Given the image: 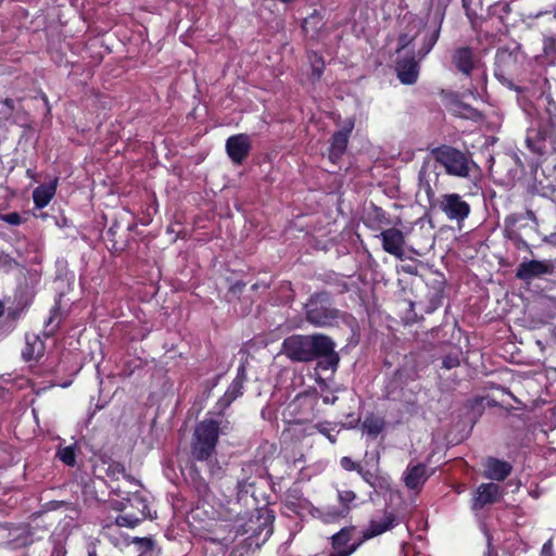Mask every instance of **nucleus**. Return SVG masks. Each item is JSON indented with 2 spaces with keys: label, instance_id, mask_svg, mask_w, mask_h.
<instances>
[{
  "label": "nucleus",
  "instance_id": "nucleus-1",
  "mask_svg": "<svg viewBox=\"0 0 556 556\" xmlns=\"http://www.w3.org/2000/svg\"><path fill=\"white\" fill-rule=\"evenodd\" d=\"M305 319L308 324L318 328H330L344 324L350 331L349 345L358 344L359 327L355 317L333 305L332 294L329 291H316L312 293L304 304Z\"/></svg>",
  "mask_w": 556,
  "mask_h": 556
},
{
  "label": "nucleus",
  "instance_id": "nucleus-2",
  "mask_svg": "<svg viewBox=\"0 0 556 556\" xmlns=\"http://www.w3.org/2000/svg\"><path fill=\"white\" fill-rule=\"evenodd\" d=\"M230 430L229 421L223 416L207 417L198 422L191 442V456L194 460H211L216 453L219 434Z\"/></svg>",
  "mask_w": 556,
  "mask_h": 556
},
{
  "label": "nucleus",
  "instance_id": "nucleus-3",
  "mask_svg": "<svg viewBox=\"0 0 556 556\" xmlns=\"http://www.w3.org/2000/svg\"><path fill=\"white\" fill-rule=\"evenodd\" d=\"M430 154L448 176L468 178L471 169L476 167V163L469 152L450 144H440L432 148Z\"/></svg>",
  "mask_w": 556,
  "mask_h": 556
},
{
  "label": "nucleus",
  "instance_id": "nucleus-4",
  "mask_svg": "<svg viewBox=\"0 0 556 556\" xmlns=\"http://www.w3.org/2000/svg\"><path fill=\"white\" fill-rule=\"evenodd\" d=\"M440 31L441 25L428 29L420 20L412 18L399 34L395 52L400 54L402 51L408 49L416 38L424 33L421 46L416 52L418 59L422 60L435 46L440 37Z\"/></svg>",
  "mask_w": 556,
  "mask_h": 556
},
{
  "label": "nucleus",
  "instance_id": "nucleus-5",
  "mask_svg": "<svg viewBox=\"0 0 556 556\" xmlns=\"http://www.w3.org/2000/svg\"><path fill=\"white\" fill-rule=\"evenodd\" d=\"M555 273V266L549 260H530L522 261L515 273V277L518 280L525 282H531L536 278H542L544 276H549Z\"/></svg>",
  "mask_w": 556,
  "mask_h": 556
},
{
  "label": "nucleus",
  "instance_id": "nucleus-6",
  "mask_svg": "<svg viewBox=\"0 0 556 556\" xmlns=\"http://www.w3.org/2000/svg\"><path fill=\"white\" fill-rule=\"evenodd\" d=\"M439 207L452 220L463 222L470 214L469 203L458 193L443 194L439 201Z\"/></svg>",
  "mask_w": 556,
  "mask_h": 556
},
{
  "label": "nucleus",
  "instance_id": "nucleus-7",
  "mask_svg": "<svg viewBox=\"0 0 556 556\" xmlns=\"http://www.w3.org/2000/svg\"><path fill=\"white\" fill-rule=\"evenodd\" d=\"M440 174L437 167L429 160H424L418 173V188L424 191L430 205H434L435 188L439 185Z\"/></svg>",
  "mask_w": 556,
  "mask_h": 556
},
{
  "label": "nucleus",
  "instance_id": "nucleus-8",
  "mask_svg": "<svg viewBox=\"0 0 556 556\" xmlns=\"http://www.w3.org/2000/svg\"><path fill=\"white\" fill-rule=\"evenodd\" d=\"M416 56L414 50H410L408 55L397 56L395 61L396 76L404 85H414L418 79L420 67Z\"/></svg>",
  "mask_w": 556,
  "mask_h": 556
},
{
  "label": "nucleus",
  "instance_id": "nucleus-9",
  "mask_svg": "<svg viewBox=\"0 0 556 556\" xmlns=\"http://www.w3.org/2000/svg\"><path fill=\"white\" fill-rule=\"evenodd\" d=\"M252 146L247 134H237L226 140V152L231 162L241 165L251 152Z\"/></svg>",
  "mask_w": 556,
  "mask_h": 556
},
{
  "label": "nucleus",
  "instance_id": "nucleus-10",
  "mask_svg": "<svg viewBox=\"0 0 556 556\" xmlns=\"http://www.w3.org/2000/svg\"><path fill=\"white\" fill-rule=\"evenodd\" d=\"M281 348H334L330 337L317 333L313 336L293 334L286 338Z\"/></svg>",
  "mask_w": 556,
  "mask_h": 556
},
{
  "label": "nucleus",
  "instance_id": "nucleus-11",
  "mask_svg": "<svg viewBox=\"0 0 556 556\" xmlns=\"http://www.w3.org/2000/svg\"><path fill=\"white\" fill-rule=\"evenodd\" d=\"M382 249L399 260L404 258L405 237L402 230L391 227L382 230L379 235Z\"/></svg>",
  "mask_w": 556,
  "mask_h": 556
},
{
  "label": "nucleus",
  "instance_id": "nucleus-12",
  "mask_svg": "<svg viewBox=\"0 0 556 556\" xmlns=\"http://www.w3.org/2000/svg\"><path fill=\"white\" fill-rule=\"evenodd\" d=\"M517 60L510 53L496 54L494 76L504 86L509 89H516L513 83V67L516 66Z\"/></svg>",
  "mask_w": 556,
  "mask_h": 556
},
{
  "label": "nucleus",
  "instance_id": "nucleus-13",
  "mask_svg": "<svg viewBox=\"0 0 556 556\" xmlns=\"http://www.w3.org/2000/svg\"><path fill=\"white\" fill-rule=\"evenodd\" d=\"M432 473L433 470L429 471L424 464H409L403 473V481L407 489L419 492Z\"/></svg>",
  "mask_w": 556,
  "mask_h": 556
},
{
  "label": "nucleus",
  "instance_id": "nucleus-14",
  "mask_svg": "<svg viewBox=\"0 0 556 556\" xmlns=\"http://www.w3.org/2000/svg\"><path fill=\"white\" fill-rule=\"evenodd\" d=\"M354 127L351 123L348 127L336 131L330 139V146L328 149V159L337 164L346 151L349 144L350 134Z\"/></svg>",
  "mask_w": 556,
  "mask_h": 556
},
{
  "label": "nucleus",
  "instance_id": "nucleus-15",
  "mask_svg": "<svg viewBox=\"0 0 556 556\" xmlns=\"http://www.w3.org/2000/svg\"><path fill=\"white\" fill-rule=\"evenodd\" d=\"M477 56L470 47H459L452 52V63L455 68L466 77L475 70Z\"/></svg>",
  "mask_w": 556,
  "mask_h": 556
},
{
  "label": "nucleus",
  "instance_id": "nucleus-16",
  "mask_svg": "<svg viewBox=\"0 0 556 556\" xmlns=\"http://www.w3.org/2000/svg\"><path fill=\"white\" fill-rule=\"evenodd\" d=\"M501 497L500 486L493 482L482 483L478 486L472 500V509L478 510L488 504L496 503Z\"/></svg>",
  "mask_w": 556,
  "mask_h": 556
},
{
  "label": "nucleus",
  "instance_id": "nucleus-17",
  "mask_svg": "<svg viewBox=\"0 0 556 556\" xmlns=\"http://www.w3.org/2000/svg\"><path fill=\"white\" fill-rule=\"evenodd\" d=\"M399 525L397 518L392 513H384L381 519H371L368 528L364 532V539L368 540L384 533Z\"/></svg>",
  "mask_w": 556,
  "mask_h": 556
},
{
  "label": "nucleus",
  "instance_id": "nucleus-18",
  "mask_svg": "<svg viewBox=\"0 0 556 556\" xmlns=\"http://www.w3.org/2000/svg\"><path fill=\"white\" fill-rule=\"evenodd\" d=\"M511 472L509 463L489 457L484 463V477L490 480L503 481Z\"/></svg>",
  "mask_w": 556,
  "mask_h": 556
},
{
  "label": "nucleus",
  "instance_id": "nucleus-19",
  "mask_svg": "<svg viewBox=\"0 0 556 556\" xmlns=\"http://www.w3.org/2000/svg\"><path fill=\"white\" fill-rule=\"evenodd\" d=\"M62 294H59L50 308L49 317L45 321V333L47 337L52 336L67 317V312L62 308Z\"/></svg>",
  "mask_w": 556,
  "mask_h": 556
},
{
  "label": "nucleus",
  "instance_id": "nucleus-20",
  "mask_svg": "<svg viewBox=\"0 0 556 556\" xmlns=\"http://www.w3.org/2000/svg\"><path fill=\"white\" fill-rule=\"evenodd\" d=\"M58 182L59 179L55 177L49 184H42L34 189L33 201L36 208L41 210L51 202V200L55 195Z\"/></svg>",
  "mask_w": 556,
  "mask_h": 556
},
{
  "label": "nucleus",
  "instance_id": "nucleus-21",
  "mask_svg": "<svg viewBox=\"0 0 556 556\" xmlns=\"http://www.w3.org/2000/svg\"><path fill=\"white\" fill-rule=\"evenodd\" d=\"M516 219L507 217L505 219L504 237L509 240L517 250H525L532 253L531 247L528 241L523 238L521 230L515 228Z\"/></svg>",
  "mask_w": 556,
  "mask_h": 556
},
{
  "label": "nucleus",
  "instance_id": "nucleus-22",
  "mask_svg": "<svg viewBox=\"0 0 556 556\" xmlns=\"http://www.w3.org/2000/svg\"><path fill=\"white\" fill-rule=\"evenodd\" d=\"M30 304L31 300L26 292L15 293L13 303L7 308V317L13 321L20 319Z\"/></svg>",
  "mask_w": 556,
  "mask_h": 556
},
{
  "label": "nucleus",
  "instance_id": "nucleus-23",
  "mask_svg": "<svg viewBox=\"0 0 556 556\" xmlns=\"http://www.w3.org/2000/svg\"><path fill=\"white\" fill-rule=\"evenodd\" d=\"M548 137L544 134L541 127L539 130H532L527 134L526 143L530 151L538 155L546 153V141Z\"/></svg>",
  "mask_w": 556,
  "mask_h": 556
},
{
  "label": "nucleus",
  "instance_id": "nucleus-24",
  "mask_svg": "<svg viewBox=\"0 0 556 556\" xmlns=\"http://www.w3.org/2000/svg\"><path fill=\"white\" fill-rule=\"evenodd\" d=\"M314 359L317 361V369L334 371L340 357L334 350H319Z\"/></svg>",
  "mask_w": 556,
  "mask_h": 556
},
{
  "label": "nucleus",
  "instance_id": "nucleus-25",
  "mask_svg": "<svg viewBox=\"0 0 556 556\" xmlns=\"http://www.w3.org/2000/svg\"><path fill=\"white\" fill-rule=\"evenodd\" d=\"M546 113L547 119L542 128L548 137V141L553 144L554 150H556V103L554 101L548 103Z\"/></svg>",
  "mask_w": 556,
  "mask_h": 556
},
{
  "label": "nucleus",
  "instance_id": "nucleus-26",
  "mask_svg": "<svg viewBox=\"0 0 556 556\" xmlns=\"http://www.w3.org/2000/svg\"><path fill=\"white\" fill-rule=\"evenodd\" d=\"M353 528H343L339 532L332 535V547L336 551V554H340L341 552L349 551L352 546L349 542L351 540V533Z\"/></svg>",
  "mask_w": 556,
  "mask_h": 556
},
{
  "label": "nucleus",
  "instance_id": "nucleus-27",
  "mask_svg": "<svg viewBox=\"0 0 556 556\" xmlns=\"http://www.w3.org/2000/svg\"><path fill=\"white\" fill-rule=\"evenodd\" d=\"M384 426L386 422L383 418L376 415H369L364 419L362 428L367 434L377 437L383 430Z\"/></svg>",
  "mask_w": 556,
  "mask_h": 556
},
{
  "label": "nucleus",
  "instance_id": "nucleus-28",
  "mask_svg": "<svg viewBox=\"0 0 556 556\" xmlns=\"http://www.w3.org/2000/svg\"><path fill=\"white\" fill-rule=\"evenodd\" d=\"M318 513H319V518L326 523L336 522L340 519L348 517L346 508H341L340 506L339 507L329 506L323 510H319Z\"/></svg>",
  "mask_w": 556,
  "mask_h": 556
},
{
  "label": "nucleus",
  "instance_id": "nucleus-29",
  "mask_svg": "<svg viewBox=\"0 0 556 556\" xmlns=\"http://www.w3.org/2000/svg\"><path fill=\"white\" fill-rule=\"evenodd\" d=\"M319 350H285V354L293 362H309L316 357Z\"/></svg>",
  "mask_w": 556,
  "mask_h": 556
},
{
  "label": "nucleus",
  "instance_id": "nucleus-30",
  "mask_svg": "<svg viewBox=\"0 0 556 556\" xmlns=\"http://www.w3.org/2000/svg\"><path fill=\"white\" fill-rule=\"evenodd\" d=\"M127 502L129 503L130 507L138 510V516H141L142 518H147L149 516V506L147 500L138 492H135L131 497L127 498Z\"/></svg>",
  "mask_w": 556,
  "mask_h": 556
},
{
  "label": "nucleus",
  "instance_id": "nucleus-31",
  "mask_svg": "<svg viewBox=\"0 0 556 556\" xmlns=\"http://www.w3.org/2000/svg\"><path fill=\"white\" fill-rule=\"evenodd\" d=\"M357 498V495L354 491L351 490H338V501L341 508H346V514L349 515Z\"/></svg>",
  "mask_w": 556,
  "mask_h": 556
},
{
  "label": "nucleus",
  "instance_id": "nucleus-32",
  "mask_svg": "<svg viewBox=\"0 0 556 556\" xmlns=\"http://www.w3.org/2000/svg\"><path fill=\"white\" fill-rule=\"evenodd\" d=\"M312 62V79L313 81H317L321 78L325 70V61L317 53L313 54L311 59Z\"/></svg>",
  "mask_w": 556,
  "mask_h": 556
},
{
  "label": "nucleus",
  "instance_id": "nucleus-33",
  "mask_svg": "<svg viewBox=\"0 0 556 556\" xmlns=\"http://www.w3.org/2000/svg\"><path fill=\"white\" fill-rule=\"evenodd\" d=\"M443 299H444V287L442 285L429 296V305H428L426 312L427 313L434 312L437 308H439L442 305Z\"/></svg>",
  "mask_w": 556,
  "mask_h": 556
},
{
  "label": "nucleus",
  "instance_id": "nucleus-34",
  "mask_svg": "<svg viewBox=\"0 0 556 556\" xmlns=\"http://www.w3.org/2000/svg\"><path fill=\"white\" fill-rule=\"evenodd\" d=\"M232 506L227 508L225 513L223 514V518L226 521L230 522H237L240 520H243L244 517H242V508L238 502H235L231 504Z\"/></svg>",
  "mask_w": 556,
  "mask_h": 556
},
{
  "label": "nucleus",
  "instance_id": "nucleus-35",
  "mask_svg": "<svg viewBox=\"0 0 556 556\" xmlns=\"http://www.w3.org/2000/svg\"><path fill=\"white\" fill-rule=\"evenodd\" d=\"M143 519L144 518L138 515L124 514L116 518V525L118 527L135 528Z\"/></svg>",
  "mask_w": 556,
  "mask_h": 556
},
{
  "label": "nucleus",
  "instance_id": "nucleus-36",
  "mask_svg": "<svg viewBox=\"0 0 556 556\" xmlns=\"http://www.w3.org/2000/svg\"><path fill=\"white\" fill-rule=\"evenodd\" d=\"M59 458L67 466L76 464V453L74 446H66L58 451Z\"/></svg>",
  "mask_w": 556,
  "mask_h": 556
},
{
  "label": "nucleus",
  "instance_id": "nucleus-37",
  "mask_svg": "<svg viewBox=\"0 0 556 556\" xmlns=\"http://www.w3.org/2000/svg\"><path fill=\"white\" fill-rule=\"evenodd\" d=\"M243 384L240 379H235L225 393V400L228 404L242 394Z\"/></svg>",
  "mask_w": 556,
  "mask_h": 556
},
{
  "label": "nucleus",
  "instance_id": "nucleus-38",
  "mask_svg": "<svg viewBox=\"0 0 556 556\" xmlns=\"http://www.w3.org/2000/svg\"><path fill=\"white\" fill-rule=\"evenodd\" d=\"M276 340H277L276 333L270 332L267 334L256 336L249 342L251 343L250 348H260V345L267 346L268 344L274 343Z\"/></svg>",
  "mask_w": 556,
  "mask_h": 556
},
{
  "label": "nucleus",
  "instance_id": "nucleus-39",
  "mask_svg": "<svg viewBox=\"0 0 556 556\" xmlns=\"http://www.w3.org/2000/svg\"><path fill=\"white\" fill-rule=\"evenodd\" d=\"M109 477L118 479L119 476H125V467L121 463H110L106 469Z\"/></svg>",
  "mask_w": 556,
  "mask_h": 556
},
{
  "label": "nucleus",
  "instance_id": "nucleus-40",
  "mask_svg": "<svg viewBox=\"0 0 556 556\" xmlns=\"http://www.w3.org/2000/svg\"><path fill=\"white\" fill-rule=\"evenodd\" d=\"M460 364V357L458 353H450L443 358V367L446 369H452Z\"/></svg>",
  "mask_w": 556,
  "mask_h": 556
},
{
  "label": "nucleus",
  "instance_id": "nucleus-41",
  "mask_svg": "<svg viewBox=\"0 0 556 556\" xmlns=\"http://www.w3.org/2000/svg\"><path fill=\"white\" fill-rule=\"evenodd\" d=\"M132 542L138 545L139 549L143 553L151 551L154 547V541L151 538H134Z\"/></svg>",
  "mask_w": 556,
  "mask_h": 556
},
{
  "label": "nucleus",
  "instance_id": "nucleus-42",
  "mask_svg": "<svg viewBox=\"0 0 556 556\" xmlns=\"http://www.w3.org/2000/svg\"><path fill=\"white\" fill-rule=\"evenodd\" d=\"M118 227L119 224L115 220L106 231L108 240L112 242V249L115 251L123 250V248L117 247V241L115 240Z\"/></svg>",
  "mask_w": 556,
  "mask_h": 556
},
{
  "label": "nucleus",
  "instance_id": "nucleus-43",
  "mask_svg": "<svg viewBox=\"0 0 556 556\" xmlns=\"http://www.w3.org/2000/svg\"><path fill=\"white\" fill-rule=\"evenodd\" d=\"M0 219L13 226H18L23 223L22 216L17 212L0 214Z\"/></svg>",
  "mask_w": 556,
  "mask_h": 556
},
{
  "label": "nucleus",
  "instance_id": "nucleus-44",
  "mask_svg": "<svg viewBox=\"0 0 556 556\" xmlns=\"http://www.w3.org/2000/svg\"><path fill=\"white\" fill-rule=\"evenodd\" d=\"M208 466V471L212 477L218 478L223 473V467L218 464L217 460H214L213 457H211V460H205Z\"/></svg>",
  "mask_w": 556,
  "mask_h": 556
},
{
  "label": "nucleus",
  "instance_id": "nucleus-45",
  "mask_svg": "<svg viewBox=\"0 0 556 556\" xmlns=\"http://www.w3.org/2000/svg\"><path fill=\"white\" fill-rule=\"evenodd\" d=\"M543 51L545 55L556 52V41L553 37H546L543 42Z\"/></svg>",
  "mask_w": 556,
  "mask_h": 556
},
{
  "label": "nucleus",
  "instance_id": "nucleus-46",
  "mask_svg": "<svg viewBox=\"0 0 556 556\" xmlns=\"http://www.w3.org/2000/svg\"><path fill=\"white\" fill-rule=\"evenodd\" d=\"M446 328H450L453 332L455 330H457L458 334L460 333V329L456 327V325H443V326H440V327H437V328H432L431 329V337L432 338H439V333L440 332H447Z\"/></svg>",
  "mask_w": 556,
  "mask_h": 556
},
{
  "label": "nucleus",
  "instance_id": "nucleus-47",
  "mask_svg": "<svg viewBox=\"0 0 556 556\" xmlns=\"http://www.w3.org/2000/svg\"><path fill=\"white\" fill-rule=\"evenodd\" d=\"M340 465L343 469L352 471L357 470L361 468L355 462H353L350 457L344 456L340 460Z\"/></svg>",
  "mask_w": 556,
  "mask_h": 556
},
{
  "label": "nucleus",
  "instance_id": "nucleus-48",
  "mask_svg": "<svg viewBox=\"0 0 556 556\" xmlns=\"http://www.w3.org/2000/svg\"><path fill=\"white\" fill-rule=\"evenodd\" d=\"M23 359L25 362H30L33 359H38L42 356L41 350H25L22 353Z\"/></svg>",
  "mask_w": 556,
  "mask_h": 556
},
{
  "label": "nucleus",
  "instance_id": "nucleus-49",
  "mask_svg": "<svg viewBox=\"0 0 556 556\" xmlns=\"http://www.w3.org/2000/svg\"><path fill=\"white\" fill-rule=\"evenodd\" d=\"M473 0H462L463 8L469 20H473L477 16V12L472 9Z\"/></svg>",
  "mask_w": 556,
  "mask_h": 556
},
{
  "label": "nucleus",
  "instance_id": "nucleus-50",
  "mask_svg": "<svg viewBox=\"0 0 556 556\" xmlns=\"http://www.w3.org/2000/svg\"><path fill=\"white\" fill-rule=\"evenodd\" d=\"M333 285L337 288L338 294H344V293L349 292V290H350L348 282H345L343 280L337 279L336 282H333Z\"/></svg>",
  "mask_w": 556,
  "mask_h": 556
},
{
  "label": "nucleus",
  "instance_id": "nucleus-51",
  "mask_svg": "<svg viewBox=\"0 0 556 556\" xmlns=\"http://www.w3.org/2000/svg\"><path fill=\"white\" fill-rule=\"evenodd\" d=\"M358 473L362 476V478L367 482L369 483L371 486H375V481H374V475L368 471V470H364L362 467L358 469Z\"/></svg>",
  "mask_w": 556,
  "mask_h": 556
},
{
  "label": "nucleus",
  "instance_id": "nucleus-52",
  "mask_svg": "<svg viewBox=\"0 0 556 556\" xmlns=\"http://www.w3.org/2000/svg\"><path fill=\"white\" fill-rule=\"evenodd\" d=\"M375 218L379 223L387 222V214L382 208L375 206Z\"/></svg>",
  "mask_w": 556,
  "mask_h": 556
},
{
  "label": "nucleus",
  "instance_id": "nucleus-53",
  "mask_svg": "<svg viewBox=\"0 0 556 556\" xmlns=\"http://www.w3.org/2000/svg\"><path fill=\"white\" fill-rule=\"evenodd\" d=\"M552 549H553L552 540H548L546 543H544V545L542 547L541 555L542 556H552Z\"/></svg>",
  "mask_w": 556,
  "mask_h": 556
},
{
  "label": "nucleus",
  "instance_id": "nucleus-54",
  "mask_svg": "<svg viewBox=\"0 0 556 556\" xmlns=\"http://www.w3.org/2000/svg\"><path fill=\"white\" fill-rule=\"evenodd\" d=\"M359 544L361 543L352 544L349 551L341 552L340 554L331 553L329 556H350L358 548Z\"/></svg>",
  "mask_w": 556,
  "mask_h": 556
},
{
  "label": "nucleus",
  "instance_id": "nucleus-55",
  "mask_svg": "<svg viewBox=\"0 0 556 556\" xmlns=\"http://www.w3.org/2000/svg\"><path fill=\"white\" fill-rule=\"evenodd\" d=\"M244 287L245 283L243 281H237L230 287L229 291L232 293H241Z\"/></svg>",
  "mask_w": 556,
  "mask_h": 556
},
{
  "label": "nucleus",
  "instance_id": "nucleus-56",
  "mask_svg": "<svg viewBox=\"0 0 556 556\" xmlns=\"http://www.w3.org/2000/svg\"><path fill=\"white\" fill-rule=\"evenodd\" d=\"M551 340L546 341V344L556 345V325L548 328Z\"/></svg>",
  "mask_w": 556,
  "mask_h": 556
},
{
  "label": "nucleus",
  "instance_id": "nucleus-57",
  "mask_svg": "<svg viewBox=\"0 0 556 556\" xmlns=\"http://www.w3.org/2000/svg\"><path fill=\"white\" fill-rule=\"evenodd\" d=\"M2 103L7 106L9 114L14 111V101L12 99L7 98Z\"/></svg>",
  "mask_w": 556,
  "mask_h": 556
},
{
  "label": "nucleus",
  "instance_id": "nucleus-58",
  "mask_svg": "<svg viewBox=\"0 0 556 556\" xmlns=\"http://www.w3.org/2000/svg\"><path fill=\"white\" fill-rule=\"evenodd\" d=\"M337 400H338V397L334 396V395H331V396L330 395H324L323 396V402L325 404H334Z\"/></svg>",
  "mask_w": 556,
  "mask_h": 556
},
{
  "label": "nucleus",
  "instance_id": "nucleus-59",
  "mask_svg": "<svg viewBox=\"0 0 556 556\" xmlns=\"http://www.w3.org/2000/svg\"><path fill=\"white\" fill-rule=\"evenodd\" d=\"M197 488L199 492H205L207 490V484L202 479H200Z\"/></svg>",
  "mask_w": 556,
  "mask_h": 556
},
{
  "label": "nucleus",
  "instance_id": "nucleus-60",
  "mask_svg": "<svg viewBox=\"0 0 556 556\" xmlns=\"http://www.w3.org/2000/svg\"><path fill=\"white\" fill-rule=\"evenodd\" d=\"M403 270L407 274L414 275L416 274L417 269L414 266L407 265L403 267Z\"/></svg>",
  "mask_w": 556,
  "mask_h": 556
},
{
  "label": "nucleus",
  "instance_id": "nucleus-61",
  "mask_svg": "<svg viewBox=\"0 0 556 556\" xmlns=\"http://www.w3.org/2000/svg\"><path fill=\"white\" fill-rule=\"evenodd\" d=\"M238 489H239V493H242V492H248V490H245V483L244 482H238Z\"/></svg>",
  "mask_w": 556,
  "mask_h": 556
},
{
  "label": "nucleus",
  "instance_id": "nucleus-62",
  "mask_svg": "<svg viewBox=\"0 0 556 556\" xmlns=\"http://www.w3.org/2000/svg\"><path fill=\"white\" fill-rule=\"evenodd\" d=\"M317 382H318L319 387L321 388V390L327 388V384H326L325 380L320 379Z\"/></svg>",
  "mask_w": 556,
  "mask_h": 556
},
{
  "label": "nucleus",
  "instance_id": "nucleus-63",
  "mask_svg": "<svg viewBox=\"0 0 556 556\" xmlns=\"http://www.w3.org/2000/svg\"><path fill=\"white\" fill-rule=\"evenodd\" d=\"M438 342H439V343H441V344H447V345H453V346H455V345H456V344H454V343H451V342L445 341V340H440V339L438 340Z\"/></svg>",
  "mask_w": 556,
  "mask_h": 556
},
{
  "label": "nucleus",
  "instance_id": "nucleus-64",
  "mask_svg": "<svg viewBox=\"0 0 556 556\" xmlns=\"http://www.w3.org/2000/svg\"><path fill=\"white\" fill-rule=\"evenodd\" d=\"M4 313V305L3 303L0 301V317L3 315Z\"/></svg>",
  "mask_w": 556,
  "mask_h": 556
}]
</instances>
